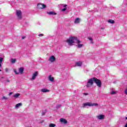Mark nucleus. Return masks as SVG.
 Segmentation results:
<instances>
[{
  "label": "nucleus",
  "instance_id": "nucleus-30",
  "mask_svg": "<svg viewBox=\"0 0 127 127\" xmlns=\"http://www.w3.org/2000/svg\"><path fill=\"white\" fill-rule=\"evenodd\" d=\"M38 36H43V34H40L38 35Z\"/></svg>",
  "mask_w": 127,
  "mask_h": 127
},
{
  "label": "nucleus",
  "instance_id": "nucleus-14",
  "mask_svg": "<svg viewBox=\"0 0 127 127\" xmlns=\"http://www.w3.org/2000/svg\"><path fill=\"white\" fill-rule=\"evenodd\" d=\"M49 80L51 82H54V77H52V75H50L49 76Z\"/></svg>",
  "mask_w": 127,
  "mask_h": 127
},
{
  "label": "nucleus",
  "instance_id": "nucleus-10",
  "mask_svg": "<svg viewBox=\"0 0 127 127\" xmlns=\"http://www.w3.org/2000/svg\"><path fill=\"white\" fill-rule=\"evenodd\" d=\"M82 64H83V63H82V62H77L75 63V66H77V67H81V66H82Z\"/></svg>",
  "mask_w": 127,
  "mask_h": 127
},
{
  "label": "nucleus",
  "instance_id": "nucleus-4",
  "mask_svg": "<svg viewBox=\"0 0 127 127\" xmlns=\"http://www.w3.org/2000/svg\"><path fill=\"white\" fill-rule=\"evenodd\" d=\"M24 71V68L23 67H21L19 68V70L17 71L16 69L14 70V72L16 75H18V74H21V75H22L23 74V72Z\"/></svg>",
  "mask_w": 127,
  "mask_h": 127
},
{
  "label": "nucleus",
  "instance_id": "nucleus-6",
  "mask_svg": "<svg viewBox=\"0 0 127 127\" xmlns=\"http://www.w3.org/2000/svg\"><path fill=\"white\" fill-rule=\"evenodd\" d=\"M16 14L18 18V19H21L22 18V16L21 15V11L19 10H17L16 11Z\"/></svg>",
  "mask_w": 127,
  "mask_h": 127
},
{
  "label": "nucleus",
  "instance_id": "nucleus-18",
  "mask_svg": "<svg viewBox=\"0 0 127 127\" xmlns=\"http://www.w3.org/2000/svg\"><path fill=\"white\" fill-rule=\"evenodd\" d=\"M11 63H12L13 64H14V63H15V62H16V60L13 59H11Z\"/></svg>",
  "mask_w": 127,
  "mask_h": 127
},
{
  "label": "nucleus",
  "instance_id": "nucleus-17",
  "mask_svg": "<svg viewBox=\"0 0 127 127\" xmlns=\"http://www.w3.org/2000/svg\"><path fill=\"white\" fill-rule=\"evenodd\" d=\"M20 96V94L19 93H16L13 95L14 98H18Z\"/></svg>",
  "mask_w": 127,
  "mask_h": 127
},
{
  "label": "nucleus",
  "instance_id": "nucleus-1",
  "mask_svg": "<svg viewBox=\"0 0 127 127\" xmlns=\"http://www.w3.org/2000/svg\"><path fill=\"white\" fill-rule=\"evenodd\" d=\"M94 82L96 84V86L98 87V88H102V81L97 78V77H93L89 79L87 81L86 87L87 88H90L91 86H93V85H94Z\"/></svg>",
  "mask_w": 127,
  "mask_h": 127
},
{
  "label": "nucleus",
  "instance_id": "nucleus-31",
  "mask_svg": "<svg viewBox=\"0 0 127 127\" xmlns=\"http://www.w3.org/2000/svg\"><path fill=\"white\" fill-rule=\"evenodd\" d=\"M12 94H13V92H10L8 95L9 96H10V95H12Z\"/></svg>",
  "mask_w": 127,
  "mask_h": 127
},
{
  "label": "nucleus",
  "instance_id": "nucleus-7",
  "mask_svg": "<svg viewBox=\"0 0 127 127\" xmlns=\"http://www.w3.org/2000/svg\"><path fill=\"white\" fill-rule=\"evenodd\" d=\"M38 76V71H35L34 73H33L32 76V80H35V79H36V77Z\"/></svg>",
  "mask_w": 127,
  "mask_h": 127
},
{
  "label": "nucleus",
  "instance_id": "nucleus-25",
  "mask_svg": "<svg viewBox=\"0 0 127 127\" xmlns=\"http://www.w3.org/2000/svg\"><path fill=\"white\" fill-rule=\"evenodd\" d=\"M66 9H67V7H64V8L62 9V11H65V10H66Z\"/></svg>",
  "mask_w": 127,
  "mask_h": 127
},
{
  "label": "nucleus",
  "instance_id": "nucleus-5",
  "mask_svg": "<svg viewBox=\"0 0 127 127\" xmlns=\"http://www.w3.org/2000/svg\"><path fill=\"white\" fill-rule=\"evenodd\" d=\"M37 7H38L39 9H44V8H46V5L39 3L37 4Z\"/></svg>",
  "mask_w": 127,
  "mask_h": 127
},
{
  "label": "nucleus",
  "instance_id": "nucleus-33",
  "mask_svg": "<svg viewBox=\"0 0 127 127\" xmlns=\"http://www.w3.org/2000/svg\"><path fill=\"white\" fill-rule=\"evenodd\" d=\"M88 39H89L90 40H91V41L92 40H93V39L92 38H89Z\"/></svg>",
  "mask_w": 127,
  "mask_h": 127
},
{
  "label": "nucleus",
  "instance_id": "nucleus-39",
  "mask_svg": "<svg viewBox=\"0 0 127 127\" xmlns=\"http://www.w3.org/2000/svg\"><path fill=\"white\" fill-rule=\"evenodd\" d=\"M31 80H32V78H31Z\"/></svg>",
  "mask_w": 127,
  "mask_h": 127
},
{
  "label": "nucleus",
  "instance_id": "nucleus-12",
  "mask_svg": "<svg viewBox=\"0 0 127 127\" xmlns=\"http://www.w3.org/2000/svg\"><path fill=\"white\" fill-rule=\"evenodd\" d=\"M41 91L42 92V93H47L48 92H50V90H48L46 88H43V89H42Z\"/></svg>",
  "mask_w": 127,
  "mask_h": 127
},
{
  "label": "nucleus",
  "instance_id": "nucleus-13",
  "mask_svg": "<svg viewBox=\"0 0 127 127\" xmlns=\"http://www.w3.org/2000/svg\"><path fill=\"white\" fill-rule=\"evenodd\" d=\"M97 118L98 120H103V119H105V116L103 115H99L97 117Z\"/></svg>",
  "mask_w": 127,
  "mask_h": 127
},
{
  "label": "nucleus",
  "instance_id": "nucleus-15",
  "mask_svg": "<svg viewBox=\"0 0 127 127\" xmlns=\"http://www.w3.org/2000/svg\"><path fill=\"white\" fill-rule=\"evenodd\" d=\"M21 106H22V103H18L15 105V108L16 109H18V108H19V107H21Z\"/></svg>",
  "mask_w": 127,
  "mask_h": 127
},
{
  "label": "nucleus",
  "instance_id": "nucleus-38",
  "mask_svg": "<svg viewBox=\"0 0 127 127\" xmlns=\"http://www.w3.org/2000/svg\"><path fill=\"white\" fill-rule=\"evenodd\" d=\"M126 120H127V117L126 118Z\"/></svg>",
  "mask_w": 127,
  "mask_h": 127
},
{
  "label": "nucleus",
  "instance_id": "nucleus-26",
  "mask_svg": "<svg viewBox=\"0 0 127 127\" xmlns=\"http://www.w3.org/2000/svg\"><path fill=\"white\" fill-rule=\"evenodd\" d=\"M116 91H112V92H111V94H112V95H114V94H116Z\"/></svg>",
  "mask_w": 127,
  "mask_h": 127
},
{
  "label": "nucleus",
  "instance_id": "nucleus-9",
  "mask_svg": "<svg viewBox=\"0 0 127 127\" xmlns=\"http://www.w3.org/2000/svg\"><path fill=\"white\" fill-rule=\"evenodd\" d=\"M60 122L62 123V124H64V125H66L68 123L67 120H66L65 119L61 118L60 119Z\"/></svg>",
  "mask_w": 127,
  "mask_h": 127
},
{
  "label": "nucleus",
  "instance_id": "nucleus-16",
  "mask_svg": "<svg viewBox=\"0 0 127 127\" xmlns=\"http://www.w3.org/2000/svg\"><path fill=\"white\" fill-rule=\"evenodd\" d=\"M80 22V18H76L74 20V23L77 24Z\"/></svg>",
  "mask_w": 127,
  "mask_h": 127
},
{
  "label": "nucleus",
  "instance_id": "nucleus-28",
  "mask_svg": "<svg viewBox=\"0 0 127 127\" xmlns=\"http://www.w3.org/2000/svg\"><path fill=\"white\" fill-rule=\"evenodd\" d=\"M45 113H46L45 112L43 111V112H42V115L44 116V115H45Z\"/></svg>",
  "mask_w": 127,
  "mask_h": 127
},
{
  "label": "nucleus",
  "instance_id": "nucleus-20",
  "mask_svg": "<svg viewBox=\"0 0 127 127\" xmlns=\"http://www.w3.org/2000/svg\"><path fill=\"white\" fill-rule=\"evenodd\" d=\"M56 127V125L54 124L51 123L49 125V127Z\"/></svg>",
  "mask_w": 127,
  "mask_h": 127
},
{
  "label": "nucleus",
  "instance_id": "nucleus-32",
  "mask_svg": "<svg viewBox=\"0 0 127 127\" xmlns=\"http://www.w3.org/2000/svg\"><path fill=\"white\" fill-rule=\"evenodd\" d=\"M5 72H7V71H8V69L7 68H5Z\"/></svg>",
  "mask_w": 127,
  "mask_h": 127
},
{
  "label": "nucleus",
  "instance_id": "nucleus-34",
  "mask_svg": "<svg viewBox=\"0 0 127 127\" xmlns=\"http://www.w3.org/2000/svg\"><path fill=\"white\" fill-rule=\"evenodd\" d=\"M24 38H25V36H22V39H24Z\"/></svg>",
  "mask_w": 127,
  "mask_h": 127
},
{
  "label": "nucleus",
  "instance_id": "nucleus-2",
  "mask_svg": "<svg viewBox=\"0 0 127 127\" xmlns=\"http://www.w3.org/2000/svg\"><path fill=\"white\" fill-rule=\"evenodd\" d=\"M75 40L78 44L81 43V41H80V40L77 39V37H72L71 39L66 40V42L68 43V45H73V43H75Z\"/></svg>",
  "mask_w": 127,
  "mask_h": 127
},
{
  "label": "nucleus",
  "instance_id": "nucleus-21",
  "mask_svg": "<svg viewBox=\"0 0 127 127\" xmlns=\"http://www.w3.org/2000/svg\"><path fill=\"white\" fill-rule=\"evenodd\" d=\"M83 45H83V44H78L77 45V47L78 48H81V47H83Z\"/></svg>",
  "mask_w": 127,
  "mask_h": 127
},
{
  "label": "nucleus",
  "instance_id": "nucleus-8",
  "mask_svg": "<svg viewBox=\"0 0 127 127\" xmlns=\"http://www.w3.org/2000/svg\"><path fill=\"white\" fill-rule=\"evenodd\" d=\"M49 60L50 62H55V60H56V59H55V57H54V56H52L49 58Z\"/></svg>",
  "mask_w": 127,
  "mask_h": 127
},
{
  "label": "nucleus",
  "instance_id": "nucleus-23",
  "mask_svg": "<svg viewBox=\"0 0 127 127\" xmlns=\"http://www.w3.org/2000/svg\"><path fill=\"white\" fill-rule=\"evenodd\" d=\"M7 99H8V98L5 97V96H3L2 97V100H7Z\"/></svg>",
  "mask_w": 127,
  "mask_h": 127
},
{
  "label": "nucleus",
  "instance_id": "nucleus-19",
  "mask_svg": "<svg viewBox=\"0 0 127 127\" xmlns=\"http://www.w3.org/2000/svg\"><path fill=\"white\" fill-rule=\"evenodd\" d=\"M108 22H109V23L113 24V23H115V21L113 20H112V19H109V20H108Z\"/></svg>",
  "mask_w": 127,
  "mask_h": 127
},
{
  "label": "nucleus",
  "instance_id": "nucleus-35",
  "mask_svg": "<svg viewBox=\"0 0 127 127\" xmlns=\"http://www.w3.org/2000/svg\"><path fill=\"white\" fill-rule=\"evenodd\" d=\"M0 67H1V64H0ZM0 72H1V69H0Z\"/></svg>",
  "mask_w": 127,
  "mask_h": 127
},
{
  "label": "nucleus",
  "instance_id": "nucleus-24",
  "mask_svg": "<svg viewBox=\"0 0 127 127\" xmlns=\"http://www.w3.org/2000/svg\"><path fill=\"white\" fill-rule=\"evenodd\" d=\"M3 60V59L1 57L0 58V64H1V63H2V61Z\"/></svg>",
  "mask_w": 127,
  "mask_h": 127
},
{
  "label": "nucleus",
  "instance_id": "nucleus-3",
  "mask_svg": "<svg viewBox=\"0 0 127 127\" xmlns=\"http://www.w3.org/2000/svg\"><path fill=\"white\" fill-rule=\"evenodd\" d=\"M99 106V104L98 103H92V102H86L85 103L83 104V108H85V107H94V106Z\"/></svg>",
  "mask_w": 127,
  "mask_h": 127
},
{
  "label": "nucleus",
  "instance_id": "nucleus-37",
  "mask_svg": "<svg viewBox=\"0 0 127 127\" xmlns=\"http://www.w3.org/2000/svg\"><path fill=\"white\" fill-rule=\"evenodd\" d=\"M1 79H3V77H1Z\"/></svg>",
  "mask_w": 127,
  "mask_h": 127
},
{
  "label": "nucleus",
  "instance_id": "nucleus-22",
  "mask_svg": "<svg viewBox=\"0 0 127 127\" xmlns=\"http://www.w3.org/2000/svg\"><path fill=\"white\" fill-rule=\"evenodd\" d=\"M61 107H62V105H57L56 106V109H59V108H61Z\"/></svg>",
  "mask_w": 127,
  "mask_h": 127
},
{
  "label": "nucleus",
  "instance_id": "nucleus-36",
  "mask_svg": "<svg viewBox=\"0 0 127 127\" xmlns=\"http://www.w3.org/2000/svg\"><path fill=\"white\" fill-rule=\"evenodd\" d=\"M66 6H67V5H64V7H66Z\"/></svg>",
  "mask_w": 127,
  "mask_h": 127
},
{
  "label": "nucleus",
  "instance_id": "nucleus-29",
  "mask_svg": "<svg viewBox=\"0 0 127 127\" xmlns=\"http://www.w3.org/2000/svg\"><path fill=\"white\" fill-rule=\"evenodd\" d=\"M6 82H7V83H9V82H10V81H9V80L7 79V80H6Z\"/></svg>",
  "mask_w": 127,
  "mask_h": 127
},
{
  "label": "nucleus",
  "instance_id": "nucleus-27",
  "mask_svg": "<svg viewBox=\"0 0 127 127\" xmlns=\"http://www.w3.org/2000/svg\"><path fill=\"white\" fill-rule=\"evenodd\" d=\"M83 95H84V96H88V95H89V94L88 93H84Z\"/></svg>",
  "mask_w": 127,
  "mask_h": 127
},
{
  "label": "nucleus",
  "instance_id": "nucleus-11",
  "mask_svg": "<svg viewBox=\"0 0 127 127\" xmlns=\"http://www.w3.org/2000/svg\"><path fill=\"white\" fill-rule=\"evenodd\" d=\"M47 13L49 15H56L57 13L55 11H49L47 12Z\"/></svg>",
  "mask_w": 127,
  "mask_h": 127
}]
</instances>
